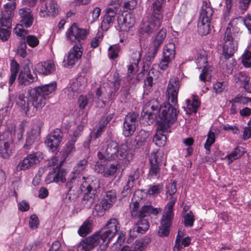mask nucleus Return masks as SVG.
<instances>
[{"mask_svg":"<svg viewBox=\"0 0 251 251\" xmlns=\"http://www.w3.org/2000/svg\"><path fill=\"white\" fill-rule=\"evenodd\" d=\"M56 89V81L36 87L32 93H29V97L20 94L16 103L26 116H33L45 105L46 99L45 96L54 93Z\"/></svg>","mask_w":251,"mask_h":251,"instance_id":"f257e3e1","label":"nucleus"},{"mask_svg":"<svg viewBox=\"0 0 251 251\" xmlns=\"http://www.w3.org/2000/svg\"><path fill=\"white\" fill-rule=\"evenodd\" d=\"M159 105L157 100H150L143 108L142 120L144 121L146 125H151L156 120L157 125L168 126L170 128L177 119L176 109L170 103H165L159 106Z\"/></svg>","mask_w":251,"mask_h":251,"instance_id":"f03ea898","label":"nucleus"},{"mask_svg":"<svg viewBox=\"0 0 251 251\" xmlns=\"http://www.w3.org/2000/svg\"><path fill=\"white\" fill-rule=\"evenodd\" d=\"M237 18H233L228 24L223 40V54L225 60L223 61L221 67L223 73L232 74L234 67L236 64L235 59L229 61L228 59L231 57L237 49V42L235 37L240 32V28L236 26L238 24Z\"/></svg>","mask_w":251,"mask_h":251,"instance_id":"7ed1b4c3","label":"nucleus"},{"mask_svg":"<svg viewBox=\"0 0 251 251\" xmlns=\"http://www.w3.org/2000/svg\"><path fill=\"white\" fill-rule=\"evenodd\" d=\"M88 161L86 159L80 160L74 168L72 172L82 179H84L80 186L81 192L83 194L81 203L84 208H90L95 202L97 189L100 187V182L98 179L91 176L85 177L83 176Z\"/></svg>","mask_w":251,"mask_h":251,"instance_id":"20e7f679","label":"nucleus"},{"mask_svg":"<svg viewBox=\"0 0 251 251\" xmlns=\"http://www.w3.org/2000/svg\"><path fill=\"white\" fill-rule=\"evenodd\" d=\"M128 149L126 143L119 145L117 142L109 140L103 143L101 151H99L97 155L99 159L118 160L127 165L129 163Z\"/></svg>","mask_w":251,"mask_h":251,"instance_id":"39448f33","label":"nucleus"},{"mask_svg":"<svg viewBox=\"0 0 251 251\" xmlns=\"http://www.w3.org/2000/svg\"><path fill=\"white\" fill-rule=\"evenodd\" d=\"M166 194L170 197L169 201L165 206L166 211L162 215L160 222V226L159 227L158 233L160 235H169L170 227L172 226L174 213L173 208L176 201L177 198L174 195L176 192V182L173 181L166 186Z\"/></svg>","mask_w":251,"mask_h":251,"instance_id":"423d86ee","label":"nucleus"},{"mask_svg":"<svg viewBox=\"0 0 251 251\" xmlns=\"http://www.w3.org/2000/svg\"><path fill=\"white\" fill-rule=\"evenodd\" d=\"M209 1H203L198 22V31L201 35H206L210 30V22L213 10Z\"/></svg>","mask_w":251,"mask_h":251,"instance_id":"0eeeda50","label":"nucleus"},{"mask_svg":"<svg viewBox=\"0 0 251 251\" xmlns=\"http://www.w3.org/2000/svg\"><path fill=\"white\" fill-rule=\"evenodd\" d=\"M130 207L131 216L135 218H144L151 214L156 216L161 210L160 208H153L151 204L144 205L139 209V203L137 201L131 203Z\"/></svg>","mask_w":251,"mask_h":251,"instance_id":"6e6552de","label":"nucleus"},{"mask_svg":"<svg viewBox=\"0 0 251 251\" xmlns=\"http://www.w3.org/2000/svg\"><path fill=\"white\" fill-rule=\"evenodd\" d=\"M139 114L135 112H129L126 115L124 122L123 134L128 137L133 135L138 124Z\"/></svg>","mask_w":251,"mask_h":251,"instance_id":"1a4fd4ad","label":"nucleus"},{"mask_svg":"<svg viewBox=\"0 0 251 251\" xmlns=\"http://www.w3.org/2000/svg\"><path fill=\"white\" fill-rule=\"evenodd\" d=\"M30 63L24 64L23 69L20 72L18 76L19 85L27 86L38 80L37 74L34 72H31Z\"/></svg>","mask_w":251,"mask_h":251,"instance_id":"9d476101","label":"nucleus"},{"mask_svg":"<svg viewBox=\"0 0 251 251\" xmlns=\"http://www.w3.org/2000/svg\"><path fill=\"white\" fill-rule=\"evenodd\" d=\"M163 159V154L161 152L153 151L151 153L149 158L150 167L149 176L155 177L159 175Z\"/></svg>","mask_w":251,"mask_h":251,"instance_id":"9b49d317","label":"nucleus"},{"mask_svg":"<svg viewBox=\"0 0 251 251\" xmlns=\"http://www.w3.org/2000/svg\"><path fill=\"white\" fill-rule=\"evenodd\" d=\"M175 54L176 47L174 43L170 42L164 46L163 58L159 64L160 70L165 71L167 69L169 63L175 58Z\"/></svg>","mask_w":251,"mask_h":251,"instance_id":"f8f14e48","label":"nucleus"},{"mask_svg":"<svg viewBox=\"0 0 251 251\" xmlns=\"http://www.w3.org/2000/svg\"><path fill=\"white\" fill-rule=\"evenodd\" d=\"M42 154L40 152H35L28 154L22 161L17 166L19 170H25L31 168H34L39 163L42 158Z\"/></svg>","mask_w":251,"mask_h":251,"instance_id":"ddd939ff","label":"nucleus"},{"mask_svg":"<svg viewBox=\"0 0 251 251\" xmlns=\"http://www.w3.org/2000/svg\"><path fill=\"white\" fill-rule=\"evenodd\" d=\"M180 86V82L177 77L170 78L168 84L166 96L168 100L175 105L177 104V95Z\"/></svg>","mask_w":251,"mask_h":251,"instance_id":"4468645a","label":"nucleus"},{"mask_svg":"<svg viewBox=\"0 0 251 251\" xmlns=\"http://www.w3.org/2000/svg\"><path fill=\"white\" fill-rule=\"evenodd\" d=\"M87 34L86 30L79 28L75 23H74L66 32L67 37L69 40L81 45V40L86 39Z\"/></svg>","mask_w":251,"mask_h":251,"instance_id":"2eb2a0df","label":"nucleus"},{"mask_svg":"<svg viewBox=\"0 0 251 251\" xmlns=\"http://www.w3.org/2000/svg\"><path fill=\"white\" fill-rule=\"evenodd\" d=\"M83 54V48L80 44H75L69 50L67 57L64 60V66L65 67L73 66L80 60Z\"/></svg>","mask_w":251,"mask_h":251,"instance_id":"dca6fc26","label":"nucleus"},{"mask_svg":"<svg viewBox=\"0 0 251 251\" xmlns=\"http://www.w3.org/2000/svg\"><path fill=\"white\" fill-rule=\"evenodd\" d=\"M62 136L60 129L56 128L47 136L45 143L51 151L54 152L59 147Z\"/></svg>","mask_w":251,"mask_h":251,"instance_id":"f3484780","label":"nucleus"},{"mask_svg":"<svg viewBox=\"0 0 251 251\" xmlns=\"http://www.w3.org/2000/svg\"><path fill=\"white\" fill-rule=\"evenodd\" d=\"M120 224L116 219H111L107 222L106 226L100 231H97L92 235H115L117 233L119 235H125L126 233L121 231L119 233Z\"/></svg>","mask_w":251,"mask_h":251,"instance_id":"a211bd4d","label":"nucleus"},{"mask_svg":"<svg viewBox=\"0 0 251 251\" xmlns=\"http://www.w3.org/2000/svg\"><path fill=\"white\" fill-rule=\"evenodd\" d=\"M66 169L61 167V164L60 163L48 174L46 178V182L48 184L59 182L64 183L66 181Z\"/></svg>","mask_w":251,"mask_h":251,"instance_id":"6ab92c4d","label":"nucleus"},{"mask_svg":"<svg viewBox=\"0 0 251 251\" xmlns=\"http://www.w3.org/2000/svg\"><path fill=\"white\" fill-rule=\"evenodd\" d=\"M59 13V5L55 0H52L47 2L44 6H42L39 14L41 17L48 16L54 17Z\"/></svg>","mask_w":251,"mask_h":251,"instance_id":"aec40b11","label":"nucleus"},{"mask_svg":"<svg viewBox=\"0 0 251 251\" xmlns=\"http://www.w3.org/2000/svg\"><path fill=\"white\" fill-rule=\"evenodd\" d=\"M170 132L171 130L170 128H169L168 126H166L162 124L157 125L156 132L153 139V142L158 147L164 146L167 140V137L165 133Z\"/></svg>","mask_w":251,"mask_h":251,"instance_id":"412c9836","label":"nucleus"},{"mask_svg":"<svg viewBox=\"0 0 251 251\" xmlns=\"http://www.w3.org/2000/svg\"><path fill=\"white\" fill-rule=\"evenodd\" d=\"M165 0H155L151 6V18L156 20V24L162 23L163 16V4Z\"/></svg>","mask_w":251,"mask_h":251,"instance_id":"4be33fe9","label":"nucleus"},{"mask_svg":"<svg viewBox=\"0 0 251 251\" xmlns=\"http://www.w3.org/2000/svg\"><path fill=\"white\" fill-rule=\"evenodd\" d=\"M20 16V24L25 26V28L30 27L34 22V18L30 9L22 8L18 12Z\"/></svg>","mask_w":251,"mask_h":251,"instance_id":"5701e85b","label":"nucleus"},{"mask_svg":"<svg viewBox=\"0 0 251 251\" xmlns=\"http://www.w3.org/2000/svg\"><path fill=\"white\" fill-rule=\"evenodd\" d=\"M99 236H88L76 246L77 251H90L96 246L99 242Z\"/></svg>","mask_w":251,"mask_h":251,"instance_id":"b1692460","label":"nucleus"},{"mask_svg":"<svg viewBox=\"0 0 251 251\" xmlns=\"http://www.w3.org/2000/svg\"><path fill=\"white\" fill-rule=\"evenodd\" d=\"M116 200L117 196L115 190H111L106 192L100 201L102 209L104 210L110 209L115 203Z\"/></svg>","mask_w":251,"mask_h":251,"instance_id":"393cba45","label":"nucleus"},{"mask_svg":"<svg viewBox=\"0 0 251 251\" xmlns=\"http://www.w3.org/2000/svg\"><path fill=\"white\" fill-rule=\"evenodd\" d=\"M150 242L151 239L148 237L144 239L137 240L131 248L127 246H124L120 251H144L145 249Z\"/></svg>","mask_w":251,"mask_h":251,"instance_id":"a878e982","label":"nucleus"},{"mask_svg":"<svg viewBox=\"0 0 251 251\" xmlns=\"http://www.w3.org/2000/svg\"><path fill=\"white\" fill-rule=\"evenodd\" d=\"M139 177V173L138 169L134 170L128 176L126 185L124 187L122 191L123 196H127L129 193L131 188L134 186L135 181Z\"/></svg>","mask_w":251,"mask_h":251,"instance_id":"bb28decb","label":"nucleus"},{"mask_svg":"<svg viewBox=\"0 0 251 251\" xmlns=\"http://www.w3.org/2000/svg\"><path fill=\"white\" fill-rule=\"evenodd\" d=\"M40 138V132L36 129H32L30 131L27 133L26 142L24 145L23 148L25 150H29L32 147L33 144L35 142L38 141Z\"/></svg>","mask_w":251,"mask_h":251,"instance_id":"cd10ccee","label":"nucleus"},{"mask_svg":"<svg viewBox=\"0 0 251 251\" xmlns=\"http://www.w3.org/2000/svg\"><path fill=\"white\" fill-rule=\"evenodd\" d=\"M36 69L39 74L49 75L55 71V66L53 62L49 60L38 63L36 65Z\"/></svg>","mask_w":251,"mask_h":251,"instance_id":"c85d7f7f","label":"nucleus"},{"mask_svg":"<svg viewBox=\"0 0 251 251\" xmlns=\"http://www.w3.org/2000/svg\"><path fill=\"white\" fill-rule=\"evenodd\" d=\"M82 180H84V179H82V178L75 175L74 174L72 173L70 174L66 184L68 195L72 194V191H74L75 189L77 188V186L81 183Z\"/></svg>","mask_w":251,"mask_h":251,"instance_id":"c756f323","label":"nucleus"},{"mask_svg":"<svg viewBox=\"0 0 251 251\" xmlns=\"http://www.w3.org/2000/svg\"><path fill=\"white\" fill-rule=\"evenodd\" d=\"M167 30L165 28H162L156 35L154 38L152 39L151 43V48H154V52H157L159 48L163 44L166 37Z\"/></svg>","mask_w":251,"mask_h":251,"instance_id":"7c9ffc66","label":"nucleus"},{"mask_svg":"<svg viewBox=\"0 0 251 251\" xmlns=\"http://www.w3.org/2000/svg\"><path fill=\"white\" fill-rule=\"evenodd\" d=\"M161 25V23L156 24V20L151 18L150 21L148 24H144L140 28L139 32L140 34H147L149 35L153 31L157 30Z\"/></svg>","mask_w":251,"mask_h":251,"instance_id":"2f4dec72","label":"nucleus"},{"mask_svg":"<svg viewBox=\"0 0 251 251\" xmlns=\"http://www.w3.org/2000/svg\"><path fill=\"white\" fill-rule=\"evenodd\" d=\"M186 107L185 110L188 114H191L192 113H196L198 108L200 106L201 102L197 97H193V99H187L186 100Z\"/></svg>","mask_w":251,"mask_h":251,"instance_id":"473e14b6","label":"nucleus"},{"mask_svg":"<svg viewBox=\"0 0 251 251\" xmlns=\"http://www.w3.org/2000/svg\"><path fill=\"white\" fill-rule=\"evenodd\" d=\"M93 224L90 219L86 220L78 229L77 233L79 235H87L92 232Z\"/></svg>","mask_w":251,"mask_h":251,"instance_id":"72a5a7b5","label":"nucleus"},{"mask_svg":"<svg viewBox=\"0 0 251 251\" xmlns=\"http://www.w3.org/2000/svg\"><path fill=\"white\" fill-rule=\"evenodd\" d=\"M140 219L137 223V225L133 228V231L138 233L144 234L149 229V223L146 219L143 218H138Z\"/></svg>","mask_w":251,"mask_h":251,"instance_id":"f704fd0d","label":"nucleus"},{"mask_svg":"<svg viewBox=\"0 0 251 251\" xmlns=\"http://www.w3.org/2000/svg\"><path fill=\"white\" fill-rule=\"evenodd\" d=\"M163 190V185L162 183H157L150 185L147 191V195L152 197H156Z\"/></svg>","mask_w":251,"mask_h":251,"instance_id":"c9c22d12","label":"nucleus"},{"mask_svg":"<svg viewBox=\"0 0 251 251\" xmlns=\"http://www.w3.org/2000/svg\"><path fill=\"white\" fill-rule=\"evenodd\" d=\"M183 236H176L174 248L177 251L182 249L184 247H188L191 244V238L189 236L182 238Z\"/></svg>","mask_w":251,"mask_h":251,"instance_id":"e433bc0d","label":"nucleus"},{"mask_svg":"<svg viewBox=\"0 0 251 251\" xmlns=\"http://www.w3.org/2000/svg\"><path fill=\"white\" fill-rule=\"evenodd\" d=\"M11 143L3 140L0 141V156L8 158L11 152Z\"/></svg>","mask_w":251,"mask_h":251,"instance_id":"4c0bfd02","label":"nucleus"},{"mask_svg":"<svg viewBox=\"0 0 251 251\" xmlns=\"http://www.w3.org/2000/svg\"><path fill=\"white\" fill-rule=\"evenodd\" d=\"M241 149L242 147L238 146L226 156V158L228 159L229 163H231L244 155L245 152Z\"/></svg>","mask_w":251,"mask_h":251,"instance_id":"58836bf2","label":"nucleus"},{"mask_svg":"<svg viewBox=\"0 0 251 251\" xmlns=\"http://www.w3.org/2000/svg\"><path fill=\"white\" fill-rule=\"evenodd\" d=\"M153 71H150L148 76L144 80V93L146 95H148L149 93L152 90V86L154 83L153 82V77L151 75V74H153Z\"/></svg>","mask_w":251,"mask_h":251,"instance_id":"ea45409f","label":"nucleus"},{"mask_svg":"<svg viewBox=\"0 0 251 251\" xmlns=\"http://www.w3.org/2000/svg\"><path fill=\"white\" fill-rule=\"evenodd\" d=\"M76 140L72 138L71 140L67 142L63 150V156L64 158H66L69 155L72 154L75 151V143Z\"/></svg>","mask_w":251,"mask_h":251,"instance_id":"a19ab883","label":"nucleus"},{"mask_svg":"<svg viewBox=\"0 0 251 251\" xmlns=\"http://www.w3.org/2000/svg\"><path fill=\"white\" fill-rule=\"evenodd\" d=\"M3 8L4 10L1 12V14L13 17L14 11L16 8V2H7L3 5Z\"/></svg>","mask_w":251,"mask_h":251,"instance_id":"79ce46f5","label":"nucleus"},{"mask_svg":"<svg viewBox=\"0 0 251 251\" xmlns=\"http://www.w3.org/2000/svg\"><path fill=\"white\" fill-rule=\"evenodd\" d=\"M196 63L199 69L206 68L207 61L204 51H201L197 53Z\"/></svg>","mask_w":251,"mask_h":251,"instance_id":"37998d69","label":"nucleus"},{"mask_svg":"<svg viewBox=\"0 0 251 251\" xmlns=\"http://www.w3.org/2000/svg\"><path fill=\"white\" fill-rule=\"evenodd\" d=\"M119 0H115L114 4H110L107 8L104 15L115 20L116 14L118 10Z\"/></svg>","mask_w":251,"mask_h":251,"instance_id":"c03bdc74","label":"nucleus"},{"mask_svg":"<svg viewBox=\"0 0 251 251\" xmlns=\"http://www.w3.org/2000/svg\"><path fill=\"white\" fill-rule=\"evenodd\" d=\"M118 163H112L105 165L103 176L104 177H109L113 176L117 171Z\"/></svg>","mask_w":251,"mask_h":251,"instance_id":"a18cd8bd","label":"nucleus"},{"mask_svg":"<svg viewBox=\"0 0 251 251\" xmlns=\"http://www.w3.org/2000/svg\"><path fill=\"white\" fill-rule=\"evenodd\" d=\"M215 141V133L214 132L210 131L207 135V138L204 147L207 151H210V147L214 143Z\"/></svg>","mask_w":251,"mask_h":251,"instance_id":"49530a36","label":"nucleus"},{"mask_svg":"<svg viewBox=\"0 0 251 251\" xmlns=\"http://www.w3.org/2000/svg\"><path fill=\"white\" fill-rule=\"evenodd\" d=\"M114 20L104 15L101 23V27L103 30L106 31L112 25Z\"/></svg>","mask_w":251,"mask_h":251,"instance_id":"de8ad7c7","label":"nucleus"},{"mask_svg":"<svg viewBox=\"0 0 251 251\" xmlns=\"http://www.w3.org/2000/svg\"><path fill=\"white\" fill-rule=\"evenodd\" d=\"M194 221V216L191 211H190L184 216V225L185 226H193Z\"/></svg>","mask_w":251,"mask_h":251,"instance_id":"09e8293b","label":"nucleus"},{"mask_svg":"<svg viewBox=\"0 0 251 251\" xmlns=\"http://www.w3.org/2000/svg\"><path fill=\"white\" fill-rule=\"evenodd\" d=\"M12 17L9 16H5L1 14L0 18V24L1 27H5L6 28L9 29L11 26V19Z\"/></svg>","mask_w":251,"mask_h":251,"instance_id":"8fccbe9b","label":"nucleus"},{"mask_svg":"<svg viewBox=\"0 0 251 251\" xmlns=\"http://www.w3.org/2000/svg\"><path fill=\"white\" fill-rule=\"evenodd\" d=\"M26 42L29 46L34 48L39 45V40L35 35H29L26 37Z\"/></svg>","mask_w":251,"mask_h":251,"instance_id":"3c124183","label":"nucleus"},{"mask_svg":"<svg viewBox=\"0 0 251 251\" xmlns=\"http://www.w3.org/2000/svg\"><path fill=\"white\" fill-rule=\"evenodd\" d=\"M26 49V44L25 42V41H20L17 49V54L23 58L25 57L27 55Z\"/></svg>","mask_w":251,"mask_h":251,"instance_id":"603ef678","label":"nucleus"},{"mask_svg":"<svg viewBox=\"0 0 251 251\" xmlns=\"http://www.w3.org/2000/svg\"><path fill=\"white\" fill-rule=\"evenodd\" d=\"M131 14H126V16L123 18V21L122 25L125 27L130 28H131L135 23L134 19L131 18Z\"/></svg>","mask_w":251,"mask_h":251,"instance_id":"864d4df0","label":"nucleus"},{"mask_svg":"<svg viewBox=\"0 0 251 251\" xmlns=\"http://www.w3.org/2000/svg\"><path fill=\"white\" fill-rule=\"evenodd\" d=\"M25 26L21 24H17L14 28L15 33L19 36L24 37L28 33V31L24 28Z\"/></svg>","mask_w":251,"mask_h":251,"instance_id":"5fc2aeb1","label":"nucleus"},{"mask_svg":"<svg viewBox=\"0 0 251 251\" xmlns=\"http://www.w3.org/2000/svg\"><path fill=\"white\" fill-rule=\"evenodd\" d=\"M81 78H79L76 80V82L74 83L73 85H72L71 87H69L66 89L65 93H67L68 96L69 98L73 97L75 92L78 91V89L75 88V85H78V82H79V80Z\"/></svg>","mask_w":251,"mask_h":251,"instance_id":"6e6d98bb","label":"nucleus"},{"mask_svg":"<svg viewBox=\"0 0 251 251\" xmlns=\"http://www.w3.org/2000/svg\"><path fill=\"white\" fill-rule=\"evenodd\" d=\"M39 225V221L38 217L35 214L30 216L29 221V225L31 229H35Z\"/></svg>","mask_w":251,"mask_h":251,"instance_id":"4d7b16f0","label":"nucleus"},{"mask_svg":"<svg viewBox=\"0 0 251 251\" xmlns=\"http://www.w3.org/2000/svg\"><path fill=\"white\" fill-rule=\"evenodd\" d=\"M226 83L225 81L217 82L213 84V89L216 94H221L225 89Z\"/></svg>","mask_w":251,"mask_h":251,"instance_id":"13d9d810","label":"nucleus"},{"mask_svg":"<svg viewBox=\"0 0 251 251\" xmlns=\"http://www.w3.org/2000/svg\"><path fill=\"white\" fill-rule=\"evenodd\" d=\"M247 99H249L248 98H246L245 97L238 95L234 97V98L230 100L229 101V103H233L239 105L243 104L245 105L248 102V101L246 100Z\"/></svg>","mask_w":251,"mask_h":251,"instance_id":"bf43d9fd","label":"nucleus"},{"mask_svg":"<svg viewBox=\"0 0 251 251\" xmlns=\"http://www.w3.org/2000/svg\"><path fill=\"white\" fill-rule=\"evenodd\" d=\"M11 32L8 28L0 27V39L2 41H7L10 35Z\"/></svg>","mask_w":251,"mask_h":251,"instance_id":"052dcab7","label":"nucleus"},{"mask_svg":"<svg viewBox=\"0 0 251 251\" xmlns=\"http://www.w3.org/2000/svg\"><path fill=\"white\" fill-rule=\"evenodd\" d=\"M10 74H18L20 70V65L14 59L11 61L10 64Z\"/></svg>","mask_w":251,"mask_h":251,"instance_id":"680f3d73","label":"nucleus"},{"mask_svg":"<svg viewBox=\"0 0 251 251\" xmlns=\"http://www.w3.org/2000/svg\"><path fill=\"white\" fill-rule=\"evenodd\" d=\"M141 51L136 50L133 52L131 55V59L130 62L134 64V65H138L141 59Z\"/></svg>","mask_w":251,"mask_h":251,"instance_id":"e2e57ef3","label":"nucleus"},{"mask_svg":"<svg viewBox=\"0 0 251 251\" xmlns=\"http://www.w3.org/2000/svg\"><path fill=\"white\" fill-rule=\"evenodd\" d=\"M88 100L89 99L87 96L83 95L80 96L78 99V103L79 108L81 109L85 108L88 103Z\"/></svg>","mask_w":251,"mask_h":251,"instance_id":"0e129e2a","label":"nucleus"},{"mask_svg":"<svg viewBox=\"0 0 251 251\" xmlns=\"http://www.w3.org/2000/svg\"><path fill=\"white\" fill-rule=\"evenodd\" d=\"M100 160H99L96 162L95 167L96 171H97L98 173H103L104 172V170L105 168V165L104 164V161H102V159H100ZM104 160V159H103Z\"/></svg>","mask_w":251,"mask_h":251,"instance_id":"69168bd1","label":"nucleus"},{"mask_svg":"<svg viewBox=\"0 0 251 251\" xmlns=\"http://www.w3.org/2000/svg\"><path fill=\"white\" fill-rule=\"evenodd\" d=\"M249 138H251V126L245 127L243 134V139L246 141Z\"/></svg>","mask_w":251,"mask_h":251,"instance_id":"338daca9","label":"nucleus"},{"mask_svg":"<svg viewBox=\"0 0 251 251\" xmlns=\"http://www.w3.org/2000/svg\"><path fill=\"white\" fill-rule=\"evenodd\" d=\"M49 251H62L60 243L58 241L53 242Z\"/></svg>","mask_w":251,"mask_h":251,"instance_id":"774afa93","label":"nucleus"}]
</instances>
